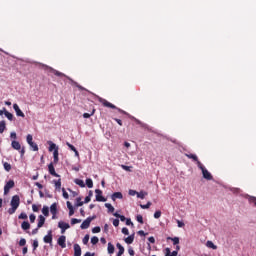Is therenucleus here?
<instances>
[{"label": "nucleus", "mask_w": 256, "mask_h": 256, "mask_svg": "<svg viewBox=\"0 0 256 256\" xmlns=\"http://www.w3.org/2000/svg\"><path fill=\"white\" fill-rule=\"evenodd\" d=\"M11 208L8 209L9 215H13L17 209H19V205H21V198L19 195H14L10 202Z\"/></svg>", "instance_id": "nucleus-1"}, {"label": "nucleus", "mask_w": 256, "mask_h": 256, "mask_svg": "<svg viewBox=\"0 0 256 256\" xmlns=\"http://www.w3.org/2000/svg\"><path fill=\"white\" fill-rule=\"evenodd\" d=\"M99 103H101L103 105V107H108V109H116V111H118V113H121L122 115H127V112L124 111L121 108H117V106H115V104H112L111 102L107 101L105 98H98Z\"/></svg>", "instance_id": "nucleus-2"}, {"label": "nucleus", "mask_w": 256, "mask_h": 256, "mask_svg": "<svg viewBox=\"0 0 256 256\" xmlns=\"http://www.w3.org/2000/svg\"><path fill=\"white\" fill-rule=\"evenodd\" d=\"M44 71H47V73H52L53 75H56V77H67L69 81H73L69 76L65 75L63 72H59L55 68L47 65H43Z\"/></svg>", "instance_id": "nucleus-3"}, {"label": "nucleus", "mask_w": 256, "mask_h": 256, "mask_svg": "<svg viewBox=\"0 0 256 256\" xmlns=\"http://www.w3.org/2000/svg\"><path fill=\"white\" fill-rule=\"evenodd\" d=\"M13 187H15V181L13 180L8 181L4 186V195H8L9 191H11Z\"/></svg>", "instance_id": "nucleus-4"}, {"label": "nucleus", "mask_w": 256, "mask_h": 256, "mask_svg": "<svg viewBox=\"0 0 256 256\" xmlns=\"http://www.w3.org/2000/svg\"><path fill=\"white\" fill-rule=\"evenodd\" d=\"M95 217H88L86 220H84L80 226L81 229H89L91 225V221H93Z\"/></svg>", "instance_id": "nucleus-5"}, {"label": "nucleus", "mask_w": 256, "mask_h": 256, "mask_svg": "<svg viewBox=\"0 0 256 256\" xmlns=\"http://www.w3.org/2000/svg\"><path fill=\"white\" fill-rule=\"evenodd\" d=\"M95 193H96V201H99L102 203H105V201H107V199L103 197V191L96 189Z\"/></svg>", "instance_id": "nucleus-6"}, {"label": "nucleus", "mask_w": 256, "mask_h": 256, "mask_svg": "<svg viewBox=\"0 0 256 256\" xmlns=\"http://www.w3.org/2000/svg\"><path fill=\"white\" fill-rule=\"evenodd\" d=\"M50 213L52 214V219H57L58 210L56 202L50 206Z\"/></svg>", "instance_id": "nucleus-7"}, {"label": "nucleus", "mask_w": 256, "mask_h": 256, "mask_svg": "<svg viewBox=\"0 0 256 256\" xmlns=\"http://www.w3.org/2000/svg\"><path fill=\"white\" fill-rule=\"evenodd\" d=\"M202 175L203 178L206 179L207 181H213V175L207 170V168H204L202 170Z\"/></svg>", "instance_id": "nucleus-8"}, {"label": "nucleus", "mask_w": 256, "mask_h": 256, "mask_svg": "<svg viewBox=\"0 0 256 256\" xmlns=\"http://www.w3.org/2000/svg\"><path fill=\"white\" fill-rule=\"evenodd\" d=\"M13 109H14L17 117H25V113H23V111H21V108H19L18 104H13Z\"/></svg>", "instance_id": "nucleus-9"}, {"label": "nucleus", "mask_w": 256, "mask_h": 256, "mask_svg": "<svg viewBox=\"0 0 256 256\" xmlns=\"http://www.w3.org/2000/svg\"><path fill=\"white\" fill-rule=\"evenodd\" d=\"M65 241H67V237H65L64 235L60 236L58 238V245L62 248L65 249V247H67V244L65 243Z\"/></svg>", "instance_id": "nucleus-10"}, {"label": "nucleus", "mask_w": 256, "mask_h": 256, "mask_svg": "<svg viewBox=\"0 0 256 256\" xmlns=\"http://www.w3.org/2000/svg\"><path fill=\"white\" fill-rule=\"evenodd\" d=\"M44 243H53V232L51 230H49L48 234L44 236Z\"/></svg>", "instance_id": "nucleus-11"}, {"label": "nucleus", "mask_w": 256, "mask_h": 256, "mask_svg": "<svg viewBox=\"0 0 256 256\" xmlns=\"http://www.w3.org/2000/svg\"><path fill=\"white\" fill-rule=\"evenodd\" d=\"M48 171H49L50 175H52L53 177H59V174H57V172H55V166H53V163H50L48 165Z\"/></svg>", "instance_id": "nucleus-12"}, {"label": "nucleus", "mask_w": 256, "mask_h": 256, "mask_svg": "<svg viewBox=\"0 0 256 256\" xmlns=\"http://www.w3.org/2000/svg\"><path fill=\"white\" fill-rule=\"evenodd\" d=\"M53 163L57 165L59 163V148H56L53 152Z\"/></svg>", "instance_id": "nucleus-13"}, {"label": "nucleus", "mask_w": 256, "mask_h": 256, "mask_svg": "<svg viewBox=\"0 0 256 256\" xmlns=\"http://www.w3.org/2000/svg\"><path fill=\"white\" fill-rule=\"evenodd\" d=\"M112 201H117V199H123V193L114 192L111 196Z\"/></svg>", "instance_id": "nucleus-14"}, {"label": "nucleus", "mask_w": 256, "mask_h": 256, "mask_svg": "<svg viewBox=\"0 0 256 256\" xmlns=\"http://www.w3.org/2000/svg\"><path fill=\"white\" fill-rule=\"evenodd\" d=\"M11 147L14 148L16 151H21V143H19V141L13 140L11 142Z\"/></svg>", "instance_id": "nucleus-15"}, {"label": "nucleus", "mask_w": 256, "mask_h": 256, "mask_svg": "<svg viewBox=\"0 0 256 256\" xmlns=\"http://www.w3.org/2000/svg\"><path fill=\"white\" fill-rule=\"evenodd\" d=\"M116 247L118 249V253L116 256H122L123 253H125V248L123 247V245H121V243H117Z\"/></svg>", "instance_id": "nucleus-16"}, {"label": "nucleus", "mask_w": 256, "mask_h": 256, "mask_svg": "<svg viewBox=\"0 0 256 256\" xmlns=\"http://www.w3.org/2000/svg\"><path fill=\"white\" fill-rule=\"evenodd\" d=\"M45 225V217L43 215L38 216V229H41Z\"/></svg>", "instance_id": "nucleus-17"}, {"label": "nucleus", "mask_w": 256, "mask_h": 256, "mask_svg": "<svg viewBox=\"0 0 256 256\" xmlns=\"http://www.w3.org/2000/svg\"><path fill=\"white\" fill-rule=\"evenodd\" d=\"M74 256H81V246L74 244Z\"/></svg>", "instance_id": "nucleus-18"}, {"label": "nucleus", "mask_w": 256, "mask_h": 256, "mask_svg": "<svg viewBox=\"0 0 256 256\" xmlns=\"http://www.w3.org/2000/svg\"><path fill=\"white\" fill-rule=\"evenodd\" d=\"M58 227H59V229H69L71 226L69 225V223H65L63 221H60L58 223Z\"/></svg>", "instance_id": "nucleus-19"}, {"label": "nucleus", "mask_w": 256, "mask_h": 256, "mask_svg": "<svg viewBox=\"0 0 256 256\" xmlns=\"http://www.w3.org/2000/svg\"><path fill=\"white\" fill-rule=\"evenodd\" d=\"M133 241H135V234H132V235L128 236L127 238H125V243H127L128 245H131V243H133Z\"/></svg>", "instance_id": "nucleus-20"}, {"label": "nucleus", "mask_w": 256, "mask_h": 256, "mask_svg": "<svg viewBox=\"0 0 256 256\" xmlns=\"http://www.w3.org/2000/svg\"><path fill=\"white\" fill-rule=\"evenodd\" d=\"M21 227L24 231H27V230L31 229V224H29V222H27V221H24V222H22Z\"/></svg>", "instance_id": "nucleus-21"}, {"label": "nucleus", "mask_w": 256, "mask_h": 256, "mask_svg": "<svg viewBox=\"0 0 256 256\" xmlns=\"http://www.w3.org/2000/svg\"><path fill=\"white\" fill-rule=\"evenodd\" d=\"M4 115H5V117H7V119L9 120V121H13V114L12 113H10L9 111H7V109L6 108H4Z\"/></svg>", "instance_id": "nucleus-22"}, {"label": "nucleus", "mask_w": 256, "mask_h": 256, "mask_svg": "<svg viewBox=\"0 0 256 256\" xmlns=\"http://www.w3.org/2000/svg\"><path fill=\"white\" fill-rule=\"evenodd\" d=\"M206 247H208L209 249L217 250V245H214L213 241L210 240L206 242Z\"/></svg>", "instance_id": "nucleus-23"}, {"label": "nucleus", "mask_w": 256, "mask_h": 256, "mask_svg": "<svg viewBox=\"0 0 256 256\" xmlns=\"http://www.w3.org/2000/svg\"><path fill=\"white\" fill-rule=\"evenodd\" d=\"M108 253L109 255H113V253H115V246L111 244V242L108 243Z\"/></svg>", "instance_id": "nucleus-24"}, {"label": "nucleus", "mask_w": 256, "mask_h": 256, "mask_svg": "<svg viewBox=\"0 0 256 256\" xmlns=\"http://www.w3.org/2000/svg\"><path fill=\"white\" fill-rule=\"evenodd\" d=\"M95 108L92 109V111L90 113H84L83 117L84 119H89L90 117H93V115H95Z\"/></svg>", "instance_id": "nucleus-25"}, {"label": "nucleus", "mask_w": 256, "mask_h": 256, "mask_svg": "<svg viewBox=\"0 0 256 256\" xmlns=\"http://www.w3.org/2000/svg\"><path fill=\"white\" fill-rule=\"evenodd\" d=\"M49 146V151H55V149H59V147H57V144L53 143L52 141L48 142Z\"/></svg>", "instance_id": "nucleus-26"}, {"label": "nucleus", "mask_w": 256, "mask_h": 256, "mask_svg": "<svg viewBox=\"0 0 256 256\" xmlns=\"http://www.w3.org/2000/svg\"><path fill=\"white\" fill-rule=\"evenodd\" d=\"M167 241H173V245H179V237H167Z\"/></svg>", "instance_id": "nucleus-27"}, {"label": "nucleus", "mask_w": 256, "mask_h": 256, "mask_svg": "<svg viewBox=\"0 0 256 256\" xmlns=\"http://www.w3.org/2000/svg\"><path fill=\"white\" fill-rule=\"evenodd\" d=\"M74 183L76 185H79V187H82V188L85 187V182L83 180H81V179H75Z\"/></svg>", "instance_id": "nucleus-28"}, {"label": "nucleus", "mask_w": 256, "mask_h": 256, "mask_svg": "<svg viewBox=\"0 0 256 256\" xmlns=\"http://www.w3.org/2000/svg\"><path fill=\"white\" fill-rule=\"evenodd\" d=\"M105 207H107L108 209V213H114L115 212V207H113V205L106 203Z\"/></svg>", "instance_id": "nucleus-29"}, {"label": "nucleus", "mask_w": 256, "mask_h": 256, "mask_svg": "<svg viewBox=\"0 0 256 256\" xmlns=\"http://www.w3.org/2000/svg\"><path fill=\"white\" fill-rule=\"evenodd\" d=\"M6 129L5 120L0 121V133H4Z\"/></svg>", "instance_id": "nucleus-30"}, {"label": "nucleus", "mask_w": 256, "mask_h": 256, "mask_svg": "<svg viewBox=\"0 0 256 256\" xmlns=\"http://www.w3.org/2000/svg\"><path fill=\"white\" fill-rule=\"evenodd\" d=\"M186 157H187L188 159H192L193 161H196V162L199 161V158H198L197 155H195V154H186Z\"/></svg>", "instance_id": "nucleus-31"}, {"label": "nucleus", "mask_w": 256, "mask_h": 256, "mask_svg": "<svg viewBox=\"0 0 256 256\" xmlns=\"http://www.w3.org/2000/svg\"><path fill=\"white\" fill-rule=\"evenodd\" d=\"M42 213L44 217H49V208L47 206H43Z\"/></svg>", "instance_id": "nucleus-32"}, {"label": "nucleus", "mask_w": 256, "mask_h": 256, "mask_svg": "<svg viewBox=\"0 0 256 256\" xmlns=\"http://www.w3.org/2000/svg\"><path fill=\"white\" fill-rule=\"evenodd\" d=\"M86 185L88 189H93V180L90 178L86 179Z\"/></svg>", "instance_id": "nucleus-33"}, {"label": "nucleus", "mask_w": 256, "mask_h": 256, "mask_svg": "<svg viewBox=\"0 0 256 256\" xmlns=\"http://www.w3.org/2000/svg\"><path fill=\"white\" fill-rule=\"evenodd\" d=\"M84 202L81 201V197L76 198L75 207H83Z\"/></svg>", "instance_id": "nucleus-34"}, {"label": "nucleus", "mask_w": 256, "mask_h": 256, "mask_svg": "<svg viewBox=\"0 0 256 256\" xmlns=\"http://www.w3.org/2000/svg\"><path fill=\"white\" fill-rule=\"evenodd\" d=\"M3 167H4L5 171H7V172L11 171V164H9V162H4Z\"/></svg>", "instance_id": "nucleus-35"}, {"label": "nucleus", "mask_w": 256, "mask_h": 256, "mask_svg": "<svg viewBox=\"0 0 256 256\" xmlns=\"http://www.w3.org/2000/svg\"><path fill=\"white\" fill-rule=\"evenodd\" d=\"M136 195H137L138 199H145V195H147V192H143V191L137 192Z\"/></svg>", "instance_id": "nucleus-36"}, {"label": "nucleus", "mask_w": 256, "mask_h": 256, "mask_svg": "<svg viewBox=\"0 0 256 256\" xmlns=\"http://www.w3.org/2000/svg\"><path fill=\"white\" fill-rule=\"evenodd\" d=\"M92 245H97L99 243V238L97 236H93L91 238Z\"/></svg>", "instance_id": "nucleus-37"}, {"label": "nucleus", "mask_w": 256, "mask_h": 256, "mask_svg": "<svg viewBox=\"0 0 256 256\" xmlns=\"http://www.w3.org/2000/svg\"><path fill=\"white\" fill-rule=\"evenodd\" d=\"M54 185L56 189H61V179L54 180Z\"/></svg>", "instance_id": "nucleus-38"}, {"label": "nucleus", "mask_w": 256, "mask_h": 256, "mask_svg": "<svg viewBox=\"0 0 256 256\" xmlns=\"http://www.w3.org/2000/svg\"><path fill=\"white\" fill-rule=\"evenodd\" d=\"M29 145L32 147V151H39V146L35 142H32V144Z\"/></svg>", "instance_id": "nucleus-39"}, {"label": "nucleus", "mask_w": 256, "mask_h": 256, "mask_svg": "<svg viewBox=\"0 0 256 256\" xmlns=\"http://www.w3.org/2000/svg\"><path fill=\"white\" fill-rule=\"evenodd\" d=\"M26 141L28 143V145L33 143V136L31 134L27 135Z\"/></svg>", "instance_id": "nucleus-40"}, {"label": "nucleus", "mask_w": 256, "mask_h": 256, "mask_svg": "<svg viewBox=\"0 0 256 256\" xmlns=\"http://www.w3.org/2000/svg\"><path fill=\"white\" fill-rule=\"evenodd\" d=\"M248 201H249V203H252L256 207V197L255 196H250Z\"/></svg>", "instance_id": "nucleus-41"}, {"label": "nucleus", "mask_w": 256, "mask_h": 256, "mask_svg": "<svg viewBox=\"0 0 256 256\" xmlns=\"http://www.w3.org/2000/svg\"><path fill=\"white\" fill-rule=\"evenodd\" d=\"M93 195V192H89V195L85 197L84 203H89L91 201V196Z\"/></svg>", "instance_id": "nucleus-42"}, {"label": "nucleus", "mask_w": 256, "mask_h": 256, "mask_svg": "<svg viewBox=\"0 0 256 256\" xmlns=\"http://www.w3.org/2000/svg\"><path fill=\"white\" fill-rule=\"evenodd\" d=\"M25 245H27V240H25V238L20 239L19 246L20 247H25Z\"/></svg>", "instance_id": "nucleus-43"}, {"label": "nucleus", "mask_w": 256, "mask_h": 256, "mask_svg": "<svg viewBox=\"0 0 256 256\" xmlns=\"http://www.w3.org/2000/svg\"><path fill=\"white\" fill-rule=\"evenodd\" d=\"M77 223H81V219H77V218L71 219V225H77Z\"/></svg>", "instance_id": "nucleus-44"}, {"label": "nucleus", "mask_w": 256, "mask_h": 256, "mask_svg": "<svg viewBox=\"0 0 256 256\" xmlns=\"http://www.w3.org/2000/svg\"><path fill=\"white\" fill-rule=\"evenodd\" d=\"M82 243L84 245H87V243H89V234H86L82 240Z\"/></svg>", "instance_id": "nucleus-45"}, {"label": "nucleus", "mask_w": 256, "mask_h": 256, "mask_svg": "<svg viewBox=\"0 0 256 256\" xmlns=\"http://www.w3.org/2000/svg\"><path fill=\"white\" fill-rule=\"evenodd\" d=\"M141 209H149L151 207V202H147L146 205L140 204Z\"/></svg>", "instance_id": "nucleus-46"}, {"label": "nucleus", "mask_w": 256, "mask_h": 256, "mask_svg": "<svg viewBox=\"0 0 256 256\" xmlns=\"http://www.w3.org/2000/svg\"><path fill=\"white\" fill-rule=\"evenodd\" d=\"M161 217V210H157L155 213H154V219H159Z\"/></svg>", "instance_id": "nucleus-47"}, {"label": "nucleus", "mask_w": 256, "mask_h": 256, "mask_svg": "<svg viewBox=\"0 0 256 256\" xmlns=\"http://www.w3.org/2000/svg\"><path fill=\"white\" fill-rule=\"evenodd\" d=\"M136 221H138V223H141V225H143V216L142 215H137L136 216Z\"/></svg>", "instance_id": "nucleus-48"}, {"label": "nucleus", "mask_w": 256, "mask_h": 256, "mask_svg": "<svg viewBox=\"0 0 256 256\" xmlns=\"http://www.w3.org/2000/svg\"><path fill=\"white\" fill-rule=\"evenodd\" d=\"M92 233H101V227L96 226L92 229Z\"/></svg>", "instance_id": "nucleus-49"}, {"label": "nucleus", "mask_w": 256, "mask_h": 256, "mask_svg": "<svg viewBox=\"0 0 256 256\" xmlns=\"http://www.w3.org/2000/svg\"><path fill=\"white\" fill-rule=\"evenodd\" d=\"M29 219L30 223H35V219H37V216H35V214H30Z\"/></svg>", "instance_id": "nucleus-50"}, {"label": "nucleus", "mask_w": 256, "mask_h": 256, "mask_svg": "<svg viewBox=\"0 0 256 256\" xmlns=\"http://www.w3.org/2000/svg\"><path fill=\"white\" fill-rule=\"evenodd\" d=\"M66 145H67V147H69V149L71 150V151H76L77 150V148H75V146H73L71 143H69V142H67L66 143Z\"/></svg>", "instance_id": "nucleus-51"}, {"label": "nucleus", "mask_w": 256, "mask_h": 256, "mask_svg": "<svg viewBox=\"0 0 256 256\" xmlns=\"http://www.w3.org/2000/svg\"><path fill=\"white\" fill-rule=\"evenodd\" d=\"M197 167L200 168V170L202 171L203 169H205V166H203V164L201 163V161H197Z\"/></svg>", "instance_id": "nucleus-52"}, {"label": "nucleus", "mask_w": 256, "mask_h": 256, "mask_svg": "<svg viewBox=\"0 0 256 256\" xmlns=\"http://www.w3.org/2000/svg\"><path fill=\"white\" fill-rule=\"evenodd\" d=\"M128 253H129L130 256H135V250H133L132 247L128 248Z\"/></svg>", "instance_id": "nucleus-53"}, {"label": "nucleus", "mask_w": 256, "mask_h": 256, "mask_svg": "<svg viewBox=\"0 0 256 256\" xmlns=\"http://www.w3.org/2000/svg\"><path fill=\"white\" fill-rule=\"evenodd\" d=\"M176 223H177L178 227H180V228L185 227V223L183 221L176 220Z\"/></svg>", "instance_id": "nucleus-54"}, {"label": "nucleus", "mask_w": 256, "mask_h": 256, "mask_svg": "<svg viewBox=\"0 0 256 256\" xmlns=\"http://www.w3.org/2000/svg\"><path fill=\"white\" fill-rule=\"evenodd\" d=\"M32 246H33V249L35 251V249H37V247H39V241L34 240Z\"/></svg>", "instance_id": "nucleus-55"}, {"label": "nucleus", "mask_w": 256, "mask_h": 256, "mask_svg": "<svg viewBox=\"0 0 256 256\" xmlns=\"http://www.w3.org/2000/svg\"><path fill=\"white\" fill-rule=\"evenodd\" d=\"M121 167L124 169V171H129V172H131V169H132L131 166L121 165Z\"/></svg>", "instance_id": "nucleus-56"}, {"label": "nucleus", "mask_w": 256, "mask_h": 256, "mask_svg": "<svg viewBox=\"0 0 256 256\" xmlns=\"http://www.w3.org/2000/svg\"><path fill=\"white\" fill-rule=\"evenodd\" d=\"M32 210L34 211V213H38L39 212V206L33 204L32 205Z\"/></svg>", "instance_id": "nucleus-57"}, {"label": "nucleus", "mask_w": 256, "mask_h": 256, "mask_svg": "<svg viewBox=\"0 0 256 256\" xmlns=\"http://www.w3.org/2000/svg\"><path fill=\"white\" fill-rule=\"evenodd\" d=\"M62 191H63L64 199H69V193H67V191H65V188H63Z\"/></svg>", "instance_id": "nucleus-58"}, {"label": "nucleus", "mask_w": 256, "mask_h": 256, "mask_svg": "<svg viewBox=\"0 0 256 256\" xmlns=\"http://www.w3.org/2000/svg\"><path fill=\"white\" fill-rule=\"evenodd\" d=\"M18 219H27V214L25 212H22L19 216Z\"/></svg>", "instance_id": "nucleus-59"}, {"label": "nucleus", "mask_w": 256, "mask_h": 256, "mask_svg": "<svg viewBox=\"0 0 256 256\" xmlns=\"http://www.w3.org/2000/svg\"><path fill=\"white\" fill-rule=\"evenodd\" d=\"M123 235H129V229L127 227L122 228Z\"/></svg>", "instance_id": "nucleus-60"}, {"label": "nucleus", "mask_w": 256, "mask_h": 256, "mask_svg": "<svg viewBox=\"0 0 256 256\" xmlns=\"http://www.w3.org/2000/svg\"><path fill=\"white\" fill-rule=\"evenodd\" d=\"M171 255V249L170 248H166L165 249V256H169Z\"/></svg>", "instance_id": "nucleus-61"}, {"label": "nucleus", "mask_w": 256, "mask_h": 256, "mask_svg": "<svg viewBox=\"0 0 256 256\" xmlns=\"http://www.w3.org/2000/svg\"><path fill=\"white\" fill-rule=\"evenodd\" d=\"M113 225H114V227H117L119 225V219H114Z\"/></svg>", "instance_id": "nucleus-62"}, {"label": "nucleus", "mask_w": 256, "mask_h": 256, "mask_svg": "<svg viewBox=\"0 0 256 256\" xmlns=\"http://www.w3.org/2000/svg\"><path fill=\"white\" fill-rule=\"evenodd\" d=\"M178 255V252L177 251H173V252H170V254L168 256H177Z\"/></svg>", "instance_id": "nucleus-63"}, {"label": "nucleus", "mask_w": 256, "mask_h": 256, "mask_svg": "<svg viewBox=\"0 0 256 256\" xmlns=\"http://www.w3.org/2000/svg\"><path fill=\"white\" fill-rule=\"evenodd\" d=\"M84 256H95V253L86 252V253L84 254Z\"/></svg>", "instance_id": "nucleus-64"}]
</instances>
